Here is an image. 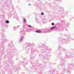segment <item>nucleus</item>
Segmentation results:
<instances>
[{"label":"nucleus","instance_id":"obj_2","mask_svg":"<svg viewBox=\"0 0 74 74\" xmlns=\"http://www.w3.org/2000/svg\"><path fill=\"white\" fill-rule=\"evenodd\" d=\"M6 23H9V21L8 20H6Z\"/></svg>","mask_w":74,"mask_h":74},{"label":"nucleus","instance_id":"obj_1","mask_svg":"<svg viewBox=\"0 0 74 74\" xmlns=\"http://www.w3.org/2000/svg\"><path fill=\"white\" fill-rule=\"evenodd\" d=\"M36 33H41V32L40 30H37L36 31Z\"/></svg>","mask_w":74,"mask_h":74},{"label":"nucleus","instance_id":"obj_5","mask_svg":"<svg viewBox=\"0 0 74 74\" xmlns=\"http://www.w3.org/2000/svg\"><path fill=\"white\" fill-rule=\"evenodd\" d=\"M24 22H26V20L25 19H24Z\"/></svg>","mask_w":74,"mask_h":74},{"label":"nucleus","instance_id":"obj_4","mask_svg":"<svg viewBox=\"0 0 74 74\" xmlns=\"http://www.w3.org/2000/svg\"><path fill=\"white\" fill-rule=\"evenodd\" d=\"M41 15H44V13L43 12H42L41 14Z\"/></svg>","mask_w":74,"mask_h":74},{"label":"nucleus","instance_id":"obj_3","mask_svg":"<svg viewBox=\"0 0 74 74\" xmlns=\"http://www.w3.org/2000/svg\"><path fill=\"white\" fill-rule=\"evenodd\" d=\"M55 27H52V28H51V29H55Z\"/></svg>","mask_w":74,"mask_h":74},{"label":"nucleus","instance_id":"obj_7","mask_svg":"<svg viewBox=\"0 0 74 74\" xmlns=\"http://www.w3.org/2000/svg\"><path fill=\"white\" fill-rule=\"evenodd\" d=\"M52 25H54V24L53 23H52Z\"/></svg>","mask_w":74,"mask_h":74},{"label":"nucleus","instance_id":"obj_6","mask_svg":"<svg viewBox=\"0 0 74 74\" xmlns=\"http://www.w3.org/2000/svg\"><path fill=\"white\" fill-rule=\"evenodd\" d=\"M28 27H32V26L31 25H28Z\"/></svg>","mask_w":74,"mask_h":74}]
</instances>
